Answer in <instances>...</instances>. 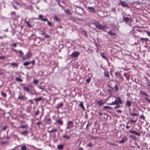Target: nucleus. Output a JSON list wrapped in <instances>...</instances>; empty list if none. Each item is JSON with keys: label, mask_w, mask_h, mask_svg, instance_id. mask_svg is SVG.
<instances>
[{"label": "nucleus", "mask_w": 150, "mask_h": 150, "mask_svg": "<svg viewBox=\"0 0 150 150\" xmlns=\"http://www.w3.org/2000/svg\"><path fill=\"white\" fill-rule=\"evenodd\" d=\"M75 11L77 14L80 15H82L84 13L83 9L79 7H77L75 8Z\"/></svg>", "instance_id": "1"}, {"label": "nucleus", "mask_w": 150, "mask_h": 150, "mask_svg": "<svg viewBox=\"0 0 150 150\" xmlns=\"http://www.w3.org/2000/svg\"><path fill=\"white\" fill-rule=\"evenodd\" d=\"M67 126L66 127V129H70L72 128L73 126V122L72 121H70L67 123Z\"/></svg>", "instance_id": "2"}, {"label": "nucleus", "mask_w": 150, "mask_h": 150, "mask_svg": "<svg viewBox=\"0 0 150 150\" xmlns=\"http://www.w3.org/2000/svg\"><path fill=\"white\" fill-rule=\"evenodd\" d=\"M110 88L108 89L107 90V91L108 94L111 96L113 94L114 88L110 86Z\"/></svg>", "instance_id": "3"}, {"label": "nucleus", "mask_w": 150, "mask_h": 150, "mask_svg": "<svg viewBox=\"0 0 150 150\" xmlns=\"http://www.w3.org/2000/svg\"><path fill=\"white\" fill-rule=\"evenodd\" d=\"M31 53L30 52H28L23 57V59L24 60H25L31 57Z\"/></svg>", "instance_id": "4"}, {"label": "nucleus", "mask_w": 150, "mask_h": 150, "mask_svg": "<svg viewBox=\"0 0 150 150\" xmlns=\"http://www.w3.org/2000/svg\"><path fill=\"white\" fill-rule=\"evenodd\" d=\"M96 27L97 28L100 30H103L106 28L105 25L103 26L99 24L98 25H97L96 26Z\"/></svg>", "instance_id": "5"}, {"label": "nucleus", "mask_w": 150, "mask_h": 150, "mask_svg": "<svg viewBox=\"0 0 150 150\" xmlns=\"http://www.w3.org/2000/svg\"><path fill=\"white\" fill-rule=\"evenodd\" d=\"M123 20L126 23L128 22H131L132 21V19L131 18L125 17L124 16L123 17Z\"/></svg>", "instance_id": "6"}, {"label": "nucleus", "mask_w": 150, "mask_h": 150, "mask_svg": "<svg viewBox=\"0 0 150 150\" xmlns=\"http://www.w3.org/2000/svg\"><path fill=\"white\" fill-rule=\"evenodd\" d=\"M79 54V52H76L72 53L71 56L72 57L75 58L78 57Z\"/></svg>", "instance_id": "7"}, {"label": "nucleus", "mask_w": 150, "mask_h": 150, "mask_svg": "<svg viewBox=\"0 0 150 150\" xmlns=\"http://www.w3.org/2000/svg\"><path fill=\"white\" fill-rule=\"evenodd\" d=\"M39 19H40L41 20L44 21H47V19L46 18H43V15H40L39 16Z\"/></svg>", "instance_id": "8"}, {"label": "nucleus", "mask_w": 150, "mask_h": 150, "mask_svg": "<svg viewBox=\"0 0 150 150\" xmlns=\"http://www.w3.org/2000/svg\"><path fill=\"white\" fill-rule=\"evenodd\" d=\"M18 99L19 100H25V99H27V98L25 96H24L19 95L18 96Z\"/></svg>", "instance_id": "9"}, {"label": "nucleus", "mask_w": 150, "mask_h": 150, "mask_svg": "<svg viewBox=\"0 0 150 150\" xmlns=\"http://www.w3.org/2000/svg\"><path fill=\"white\" fill-rule=\"evenodd\" d=\"M116 76L118 78L122 79L123 77L122 76V74H121L120 72H116L115 73Z\"/></svg>", "instance_id": "10"}, {"label": "nucleus", "mask_w": 150, "mask_h": 150, "mask_svg": "<svg viewBox=\"0 0 150 150\" xmlns=\"http://www.w3.org/2000/svg\"><path fill=\"white\" fill-rule=\"evenodd\" d=\"M120 4L121 5L123 6V7H127V8H129V6L128 5V4H126L125 3H124V2L123 1H120Z\"/></svg>", "instance_id": "11"}, {"label": "nucleus", "mask_w": 150, "mask_h": 150, "mask_svg": "<svg viewBox=\"0 0 150 150\" xmlns=\"http://www.w3.org/2000/svg\"><path fill=\"white\" fill-rule=\"evenodd\" d=\"M40 34L43 35L45 38H50V36L49 35H46L45 32L42 31H41Z\"/></svg>", "instance_id": "12"}, {"label": "nucleus", "mask_w": 150, "mask_h": 150, "mask_svg": "<svg viewBox=\"0 0 150 150\" xmlns=\"http://www.w3.org/2000/svg\"><path fill=\"white\" fill-rule=\"evenodd\" d=\"M119 103L117 101V100L116 99L114 101L112 102V103H108V105H117Z\"/></svg>", "instance_id": "13"}, {"label": "nucleus", "mask_w": 150, "mask_h": 150, "mask_svg": "<svg viewBox=\"0 0 150 150\" xmlns=\"http://www.w3.org/2000/svg\"><path fill=\"white\" fill-rule=\"evenodd\" d=\"M129 132L131 133L134 134L138 136H139L140 135V133H138L136 131H135L129 130Z\"/></svg>", "instance_id": "14"}, {"label": "nucleus", "mask_w": 150, "mask_h": 150, "mask_svg": "<svg viewBox=\"0 0 150 150\" xmlns=\"http://www.w3.org/2000/svg\"><path fill=\"white\" fill-rule=\"evenodd\" d=\"M63 105V103H61L57 105L55 107V108L57 109H58Z\"/></svg>", "instance_id": "15"}, {"label": "nucleus", "mask_w": 150, "mask_h": 150, "mask_svg": "<svg viewBox=\"0 0 150 150\" xmlns=\"http://www.w3.org/2000/svg\"><path fill=\"white\" fill-rule=\"evenodd\" d=\"M127 140V139L125 137V138H123L121 140H120V143H124L125 142H126Z\"/></svg>", "instance_id": "16"}, {"label": "nucleus", "mask_w": 150, "mask_h": 150, "mask_svg": "<svg viewBox=\"0 0 150 150\" xmlns=\"http://www.w3.org/2000/svg\"><path fill=\"white\" fill-rule=\"evenodd\" d=\"M42 97H40L34 99V100L36 102H38L40 101L42 99Z\"/></svg>", "instance_id": "17"}, {"label": "nucleus", "mask_w": 150, "mask_h": 150, "mask_svg": "<svg viewBox=\"0 0 150 150\" xmlns=\"http://www.w3.org/2000/svg\"><path fill=\"white\" fill-rule=\"evenodd\" d=\"M28 132V131L27 130H25L23 132L21 133V135L26 136V135Z\"/></svg>", "instance_id": "18"}, {"label": "nucleus", "mask_w": 150, "mask_h": 150, "mask_svg": "<svg viewBox=\"0 0 150 150\" xmlns=\"http://www.w3.org/2000/svg\"><path fill=\"white\" fill-rule=\"evenodd\" d=\"M79 106L81 107L83 110H85V108L83 106V102H80L79 104Z\"/></svg>", "instance_id": "19"}, {"label": "nucleus", "mask_w": 150, "mask_h": 150, "mask_svg": "<svg viewBox=\"0 0 150 150\" xmlns=\"http://www.w3.org/2000/svg\"><path fill=\"white\" fill-rule=\"evenodd\" d=\"M81 32L82 34L84 35L85 37H86L88 36L87 33L86 31L84 30H82Z\"/></svg>", "instance_id": "20"}, {"label": "nucleus", "mask_w": 150, "mask_h": 150, "mask_svg": "<svg viewBox=\"0 0 150 150\" xmlns=\"http://www.w3.org/2000/svg\"><path fill=\"white\" fill-rule=\"evenodd\" d=\"M88 9L89 10H91L92 12H95V8L93 7H88Z\"/></svg>", "instance_id": "21"}, {"label": "nucleus", "mask_w": 150, "mask_h": 150, "mask_svg": "<svg viewBox=\"0 0 150 150\" xmlns=\"http://www.w3.org/2000/svg\"><path fill=\"white\" fill-rule=\"evenodd\" d=\"M63 147L64 146L63 145H59L57 146V149L59 150H62Z\"/></svg>", "instance_id": "22"}, {"label": "nucleus", "mask_w": 150, "mask_h": 150, "mask_svg": "<svg viewBox=\"0 0 150 150\" xmlns=\"http://www.w3.org/2000/svg\"><path fill=\"white\" fill-rule=\"evenodd\" d=\"M116 100H117V101L119 103H122V100L120 97H117Z\"/></svg>", "instance_id": "23"}, {"label": "nucleus", "mask_w": 150, "mask_h": 150, "mask_svg": "<svg viewBox=\"0 0 150 150\" xmlns=\"http://www.w3.org/2000/svg\"><path fill=\"white\" fill-rule=\"evenodd\" d=\"M57 123H59L61 125H62L63 124V122L61 120H59L56 121Z\"/></svg>", "instance_id": "24"}, {"label": "nucleus", "mask_w": 150, "mask_h": 150, "mask_svg": "<svg viewBox=\"0 0 150 150\" xmlns=\"http://www.w3.org/2000/svg\"><path fill=\"white\" fill-rule=\"evenodd\" d=\"M105 76L107 77H109L110 76L109 73L107 71H105L104 72Z\"/></svg>", "instance_id": "25"}, {"label": "nucleus", "mask_w": 150, "mask_h": 150, "mask_svg": "<svg viewBox=\"0 0 150 150\" xmlns=\"http://www.w3.org/2000/svg\"><path fill=\"white\" fill-rule=\"evenodd\" d=\"M97 103L100 105H101L104 104V103L103 102L102 100L98 101L97 102Z\"/></svg>", "instance_id": "26"}, {"label": "nucleus", "mask_w": 150, "mask_h": 150, "mask_svg": "<svg viewBox=\"0 0 150 150\" xmlns=\"http://www.w3.org/2000/svg\"><path fill=\"white\" fill-rule=\"evenodd\" d=\"M18 53H20L19 56L21 57H22L23 55V53L21 50L18 51Z\"/></svg>", "instance_id": "27"}, {"label": "nucleus", "mask_w": 150, "mask_h": 150, "mask_svg": "<svg viewBox=\"0 0 150 150\" xmlns=\"http://www.w3.org/2000/svg\"><path fill=\"white\" fill-rule=\"evenodd\" d=\"M103 108L104 109H112V108L110 106H103Z\"/></svg>", "instance_id": "28"}, {"label": "nucleus", "mask_w": 150, "mask_h": 150, "mask_svg": "<svg viewBox=\"0 0 150 150\" xmlns=\"http://www.w3.org/2000/svg\"><path fill=\"white\" fill-rule=\"evenodd\" d=\"M140 40H141V41H147L148 40V38H140Z\"/></svg>", "instance_id": "29"}, {"label": "nucleus", "mask_w": 150, "mask_h": 150, "mask_svg": "<svg viewBox=\"0 0 150 150\" xmlns=\"http://www.w3.org/2000/svg\"><path fill=\"white\" fill-rule=\"evenodd\" d=\"M100 55L104 59H106V57L105 56V54L104 53H101Z\"/></svg>", "instance_id": "30"}, {"label": "nucleus", "mask_w": 150, "mask_h": 150, "mask_svg": "<svg viewBox=\"0 0 150 150\" xmlns=\"http://www.w3.org/2000/svg\"><path fill=\"white\" fill-rule=\"evenodd\" d=\"M23 89L24 90L28 92L30 91L29 88L27 87H24Z\"/></svg>", "instance_id": "31"}, {"label": "nucleus", "mask_w": 150, "mask_h": 150, "mask_svg": "<svg viewBox=\"0 0 150 150\" xmlns=\"http://www.w3.org/2000/svg\"><path fill=\"white\" fill-rule=\"evenodd\" d=\"M127 104L128 106H130L131 105V103L129 101H127Z\"/></svg>", "instance_id": "32"}, {"label": "nucleus", "mask_w": 150, "mask_h": 150, "mask_svg": "<svg viewBox=\"0 0 150 150\" xmlns=\"http://www.w3.org/2000/svg\"><path fill=\"white\" fill-rule=\"evenodd\" d=\"M63 137L64 139H69L70 138V137L66 135H64L63 136Z\"/></svg>", "instance_id": "33"}, {"label": "nucleus", "mask_w": 150, "mask_h": 150, "mask_svg": "<svg viewBox=\"0 0 150 150\" xmlns=\"http://www.w3.org/2000/svg\"><path fill=\"white\" fill-rule=\"evenodd\" d=\"M10 65L12 66H14L17 67L18 66V64L16 63H12L10 64Z\"/></svg>", "instance_id": "34"}, {"label": "nucleus", "mask_w": 150, "mask_h": 150, "mask_svg": "<svg viewBox=\"0 0 150 150\" xmlns=\"http://www.w3.org/2000/svg\"><path fill=\"white\" fill-rule=\"evenodd\" d=\"M57 129L56 128V129H52V130H51V131H49V132L50 133H52V132H57Z\"/></svg>", "instance_id": "35"}, {"label": "nucleus", "mask_w": 150, "mask_h": 150, "mask_svg": "<svg viewBox=\"0 0 150 150\" xmlns=\"http://www.w3.org/2000/svg\"><path fill=\"white\" fill-rule=\"evenodd\" d=\"M27 149V147L26 146H22L21 147V150H26Z\"/></svg>", "instance_id": "36"}, {"label": "nucleus", "mask_w": 150, "mask_h": 150, "mask_svg": "<svg viewBox=\"0 0 150 150\" xmlns=\"http://www.w3.org/2000/svg\"><path fill=\"white\" fill-rule=\"evenodd\" d=\"M25 23L26 24L28 27L30 28L32 27V26L29 23H28V21H25Z\"/></svg>", "instance_id": "37"}, {"label": "nucleus", "mask_w": 150, "mask_h": 150, "mask_svg": "<svg viewBox=\"0 0 150 150\" xmlns=\"http://www.w3.org/2000/svg\"><path fill=\"white\" fill-rule=\"evenodd\" d=\"M108 33L111 35H116L115 33H113L111 31H109L108 32Z\"/></svg>", "instance_id": "38"}, {"label": "nucleus", "mask_w": 150, "mask_h": 150, "mask_svg": "<svg viewBox=\"0 0 150 150\" xmlns=\"http://www.w3.org/2000/svg\"><path fill=\"white\" fill-rule=\"evenodd\" d=\"M28 127V125H25V126H21L19 127V128H25L27 129Z\"/></svg>", "instance_id": "39"}, {"label": "nucleus", "mask_w": 150, "mask_h": 150, "mask_svg": "<svg viewBox=\"0 0 150 150\" xmlns=\"http://www.w3.org/2000/svg\"><path fill=\"white\" fill-rule=\"evenodd\" d=\"M30 64L29 62H26L23 63V65L25 66H27Z\"/></svg>", "instance_id": "40"}, {"label": "nucleus", "mask_w": 150, "mask_h": 150, "mask_svg": "<svg viewBox=\"0 0 150 150\" xmlns=\"http://www.w3.org/2000/svg\"><path fill=\"white\" fill-rule=\"evenodd\" d=\"M130 137L131 138H132V139H133L134 140H136L137 139V138L134 136L131 135H130Z\"/></svg>", "instance_id": "41"}, {"label": "nucleus", "mask_w": 150, "mask_h": 150, "mask_svg": "<svg viewBox=\"0 0 150 150\" xmlns=\"http://www.w3.org/2000/svg\"><path fill=\"white\" fill-rule=\"evenodd\" d=\"M39 113V110H38L36 111L35 112L34 114L35 115H38Z\"/></svg>", "instance_id": "42"}, {"label": "nucleus", "mask_w": 150, "mask_h": 150, "mask_svg": "<svg viewBox=\"0 0 150 150\" xmlns=\"http://www.w3.org/2000/svg\"><path fill=\"white\" fill-rule=\"evenodd\" d=\"M16 80L17 81H22V80L19 78L16 77Z\"/></svg>", "instance_id": "43"}, {"label": "nucleus", "mask_w": 150, "mask_h": 150, "mask_svg": "<svg viewBox=\"0 0 150 150\" xmlns=\"http://www.w3.org/2000/svg\"><path fill=\"white\" fill-rule=\"evenodd\" d=\"M146 82L147 85L148 86V88H150V83H149V81L148 80H147Z\"/></svg>", "instance_id": "44"}, {"label": "nucleus", "mask_w": 150, "mask_h": 150, "mask_svg": "<svg viewBox=\"0 0 150 150\" xmlns=\"http://www.w3.org/2000/svg\"><path fill=\"white\" fill-rule=\"evenodd\" d=\"M1 95L3 96V97H5L6 96V94L5 93H4V92H2L1 93Z\"/></svg>", "instance_id": "45"}, {"label": "nucleus", "mask_w": 150, "mask_h": 150, "mask_svg": "<svg viewBox=\"0 0 150 150\" xmlns=\"http://www.w3.org/2000/svg\"><path fill=\"white\" fill-rule=\"evenodd\" d=\"M33 83L34 84H37L38 83V81L37 80H34L33 81Z\"/></svg>", "instance_id": "46"}, {"label": "nucleus", "mask_w": 150, "mask_h": 150, "mask_svg": "<svg viewBox=\"0 0 150 150\" xmlns=\"http://www.w3.org/2000/svg\"><path fill=\"white\" fill-rule=\"evenodd\" d=\"M140 117L144 120L145 119V117H144V116L143 115H140Z\"/></svg>", "instance_id": "47"}, {"label": "nucleus", "mask_w": 150, "mask_h": 150, "mask_svg": "<svg viewBox=\"0 0 150 150\" xmlns=\"http://www.w3.org/2000/svg\"><path fill=\"white\" fill-rule=\"evenodd\" d=\"M8 127V126H7V125H6V126H4V127H3V129H2V130L3 131H4Z\"/></svg>", "instance_id": "48"}, {"label": "nucleus", "mask_w": 150, "mask_h": 150, "mask_svg": "<svg viewBox=\"0 0 150 150\" xmlns=\"http://www.w3.org/2000/svg\"><path fill=\"white\" fill-rule=\"evenodd\" d=\"M91 80V79L90 78H89L87 79L86 80V82L88 83H89L90 82Z\"/></svg>", "instance_id": "49"}, {"label": "nucleus", "mask_w": 150, "mask_h": 150, "mask_svg": "<svg viewBox=\"0 0 150 150\" xmlns=\"http://www.w3.org/2000/svg\"><path fill=\"white\" fill-rule=\"evenodd\" d=\"M54 18L57 21H60V19L58 18L57 16H55Z\"/></svg>", "instance_id": "50"}, {"label": "nucleus", "mask_w": 150, "mask_h": 150, "mask_svg": "<svg viewBox=\"0 0 150 150\" xmlns=\"http://www.w3.org/2000/svg\"><path fill=\"white\" fill-rule=\"evenodd\" d=\"M137 121V120H133L132 119H131V122L133 123H136Z\"/></svg>", "instance_id": "51"}, {"label": "nucleus", "mask_w": 150, "mask_h": 150, "mask_svg": "<svg viewBox=\"0 0 150 150\" xmlns=\"http://www.w3.org/2000/svg\"><path fill=\"white\" fill-rule=\"evenodd\" d=\"M138 115V114L136 113H132L131 114H130V115H133L134 116H137Z\"/></svg>", "instance_id": "52"}, {"label": "nucleus", "mask_w": 150, "mask_h": 150, "mask_svg": "<svg viewBox=\"0 0 150 150\" xmlns=\"http://www.w3.org/2000/svg\"><path fill=\"white\" fill-rule=\"evenodd\" d=\"M108 144L110 145H111L113 146H117V144L115 143H111L110 142H109Z\"/></svg>", "instance_id": "53"}, {"label": "nucleus", "mask_w": 150, "mask_h": 150, "mask_svg": "<svg viewBox=\"0 0 150 150\" xmlns=\"http://www.w3.org/2000/svg\"><path fill=\"white\" fill-rule=\"evenodd\" d=\"M94 24L96 26L97 25H98V24H99L98 22V21H95Z\"/></svg>", "instance_id": "54"}, {"label": "nucleus", "mask_w": 150, "mask_h": 150, "mask_svg": "<svg viewBox=\"0 0 150 150\" xmlns=\"http://www.w3.org/2000/svg\"><path fill=\"white\" fill-rule=\"evenodd\" d=\"M12 51H14L16 53H18V51L17 50H16V49H12Z\"/></svg>", "instance_id": "55"}, {"label": "nucleus", "mask_w": 150, "mask_h": 150, "mask_svg": "<svg viewBox=\"0 0 150 150\" xmlns=\"http://www.w3.org/2000/svg\"><path fill=\"white\" fill-rule=\"evenodd\" d=\"M142 95L146 96H148V94L144 92H143L142 93Z\"/></svg>", "instance_id": "56"}, {"label": "nucleus", "mask_w": 150, "mask_h": 150, "mask_svg": "<svg viewBox=\"0 0 150 150\" xmlns=\"http://www.w3.org/2000/svg\"><path fill=\"white\" fill-rule=\"evenodd\" d=\"M120 107V105H116V106H115V107H114V108L115 109H116V108H119Z\"/></svg>", "instance_id": "57"}, {"label": "nucleus", "mask_w": 150, "mask_h": 150, "mask_svg": "<svg viewBox=\"0 0 150 150\" xmlns=\"http://www.w3.org/2000/svg\"><path fill=\"white\" fill-rule=\"evenodd\" d=\"M145 99L149 103H150V100L148 98H146Z\"/></svg>", "instance_id": "58"}, {"label": "nucleus", "mask_w": 150, "mask_h": 150, "mask_svg": "<svg viewBox=\"0 0 150 150\" xmlns=\"http://www.w3.org/2000/svg\"><path fill=\"white\" fill-rule=\"evenodd\" d=\"M88 146L90 147H92L93 146V144L91 143H89L88 144Z\"/></svg>", "instance_id": "59"}, {"label": "nucleus", "mask_w": 150, "mask_h": 150, "mask_svg": "<svg viewBox=\"0 0 150 150\" xmlns=\"http://www.w3.org/2000/svg\"><path fill=\"white\" fill-rule=\"evenodd\" d=\"M38 88L40 89H42V90H45V88H44V87H41V86H38Z\"/></svg>", "instance_id": "60"}, {"label": "nucleus", "mask_w": 150, "mask_h": 150, "mask_svg": "<svg viewBox=\"0 0 150 150\" xmlns=\"http://www.w3.org/2000/svg\"><path fill=\"white\" fill-rule=\"evenodd\" d=\"M145 32L147 34L149 35V36H150V32L149 31H145Z\"/></svg>", "instance_id": "61"}, {"label": "nucleus", "mask_w": 150, "mask_h": 150, "mask_svg": "<svg viewBox=\"0 0 150 150\" xmlns=\"http://www.w3.org/2000/svg\"><path fill=\"white\" fill-rule=\"evenodd\" d=\"M47 23H48V25L49 26H51V23L50 22H49V21H47Z\"/></svg>", "instance_id": "62"}, {"label": "nucleus", "mask_w": 150, "mask_h": 150, "mask_svg": "<svg viewBox=\"0 0 150 150\" xmlns=\"http://www.w3.org/2000/svg\"><path fill=\"white\" fill-rule=\"evenodd\" d=\"M35 61L34 60H33L31 62H30L29 63H30V64H34L35 63Z\"/></svg>", "instance_id": "63"}, {"label": "nucleus", "mask_w": 150, "mask_h": 150, "mask_svg": "<svg viewBox=\"0 0 150 150\" xmlns=\"http://www.w3.org/2000/svg\"><path fill=\"white\" fill-rule=\"evenodd\" d=\"M28 102L30 103L31 104H33V102L32 100H28Z\"/></svg>", "instance_id": "64"}]
</instances>
